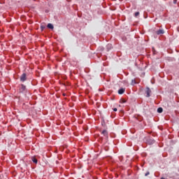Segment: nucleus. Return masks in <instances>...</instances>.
Returning a JSON list of instances; mask_svg holds the SVG:
<instances>
[{
  "label": "nucleus",
  "mask_w": 179,
  "mask_h": 179,
  "mask_svg": "<svg viewBox=\"0 0 179 179\" xmlns=\"http://www.w3.org/2000/svg\"><path fill=\"white\" fill-rule=\"evenodd\" d=\"M27 91V87H25L24 85H21V87L20 88V92L24 93Z\"/></svg>",
  "instance_id": "nucleus-1"
},
{
  "label": "nucleus",
  "mask_w": 179,
  "mask_h": 179,
  "mask_svg": "<svg viewBox=\"0 0 179 179\" xmlns=\"http://www.w3.org/2000/svg\"><path fill=\"white\" fill-rule=\"evenodd\" d=\"M20 80L22 83H24L25 80H27V74H25L24 73H22L21 77H20Z\"/></svg>",
  "instance_id": "nucleus-2"
},
{
  "label": "nucleus",
  "mask_w": 179,
  "mask_h": 179,
  "mask_svg": "<svg viewBox=\"0 0 179 179\" xmlns=\"http://www.w3.org/2000/svg\"><path fill=\"white\" fill-rule=\"evenodd\" d=\"M151 92H152L151 90H150L149 87H146V90H145L146 97H150Z\"/></svg>",
  "instance_id": "nucleus-3"
},
{
  "label": "nucleus",
  "mask_w": 179,
  "mask_h": 179,
  "mask_svg": "<svg viewBox=\"0 0 179 179\" xmlns=\"http://www.w3.org/2000/svg\"><path fill=\"white\" fill-rule=\"evenodd\" d=\"M155 34H157V35L164 34V31L163 29H159V30L155 31Z\"/></svg>",
  "instance_id": "nucleus-4"
},
{
  "label": "nucleus",
  "mask_w": 179,
  "mask_h": 179,
  "mask_svg": "<svg viewBox=\"0 0 179 179\" xmlns=\"http://www.w3.org/2000/svg\"><path fill=\"white\" fill-rule=\"evenodd\" d=\"M124 92H125V89L124 88H121L118 90V94L120 95L123 94Z\"/></svg>",
  "instance_id": "nucleus-5"
},
{
  "label": "nucleus",
  "mask_w": 179,
  "mask_h": 179,
  "mask_svg": "<svg viewBox=\"0 0 179 179\" xmlns=\"http://www.w3.org/2000/svg\"><path fill=\"white\" fill-rule=\"evenodd\" d=\"M101 134L106 137H108V131L106 130L102 131Z\"/></svg>",
  "instance_id": "nucleus-6"
},
{
  "label": "nucleus",
  "mask_w": 179,
  "mask_h": 179,
  "mask_svg": "<svg viewBox=\"0 0 179 179\" xmlns=\"http://www.w3.org/2000/svg\"><path fill=\"white\" fill-rule=\"evenodd\" d=\"M31 160H32L33 163L38 164V159L36 158L32 157Z\"/></svg>",
  "instance_id": "nucleus-7"
},
{
  "label": "nucleus",
  "mask_w": 179,
  "mask_h": 179,
  "mask_svg": "<svg viewBox=\"0 0 179 179\" xmlns=\"http://www.w3.org/2000/svg\"><path fill=\"white\" fill-rule=\"evenodd\" d=\"M48 28H49L50 29H54V26L52 24L49 23L48 24Z\"/></svg>",
  "instance_id": "nucleus-8"
},
{
  "label": "nucleus",
  "mask_w": 179,
  "mask_h": 179,
  "mask_svg": "<svg viewBox=\"0 0 179 179\" xmlns=\"http://www.w3.org/2000/svg\"><path fill=\"white\" fill-rule=\"evenodd\" d=\"M157 113H163V108H157Z\"/></svg>",
  "instance_id": "nucleus-9"
},
{
  "label": "nucleus",
  "mask_w": 179,
  "mask_h": 179,
  "mask_svg": "<svg viewBox=\"0 0 179 179\" xmlns=\"http://www.w3.org/2000/svg\"><path fill=\"white\" fill-rule=\"evenodd\" d=\"M107 48H108V50H111V48H112L111 44L108 43L107 45Z\"/></svg>",
  "instance_id": "nucleus-10"
},
{
  "label": "nucleus",
  "mask_w": 179,
  "mask_h": 179,
  "mask_svg": "<svg viewBox=\"0 0 179 179\" xmlns=\"http://www.w3.org/2000/svg\"><path fill=\"white\" fill-rule=\"evenodd\" d=\"M138 15H140V12H136L134 13L135 17H137Z\"/></svg>",
  "instance_id": "nucleus-11"
},
{
  "label": "nucleus",
  "mask_w": 179,
  "mask_h": 179,
  "mask_svg": "<svg viewBox=\"0 0 179 179\" xmlns=\"http://www.w3.org/2000/svg\"><path fill=\"white\" fill-rule=\"evenodd\" d=\"M149 175H150V172H149V171L147 172V173L145 174V176H149Z\"/></svg>",
  "instance_id": "nucleus-12"
},
{
  "label": "nucleus",
  "mask_w": 179,
  "mask_h": 179,
  "mask_svg": "<svg viewBox=\"0 0 179 179\" xmlns=\"http://www.w3.org/2000/svg\"><path fill=\"white\" fill-rule=\"evenodd\" d=\"M113 111L115 112L117 111V108H113Z\"/></svg>",
  "instance_id": "nucleus-13"
},
{
  "label": "nucleus",
  "mask_w": 179,
  "mask_h": 179,
  "mask_svg": "<svg viewBox=\"0 0 179 179\" xmlns=\"http://www.w3.org/2000/svg\"><path fill=\"white\" fill-rule=\"evenodd\" d=\"M126 103V101L124 99H122V103Z\"/></svg>",
  "instance_id": "nucleus-14"
},
{
  "label": "nucleus",
  "mask_w": 179,
  "mask_h": 179,
  "mask_svg": "<svg viewBox=\"0 0 179 179\" xmlns=\"http://www.w3.org/2000/svg\"><path fill=\"white\" fill-rule=\"evenodd\" d=\"M44 27L43 26H41V29L43 30Z\"/></svg>",
  "instance_id": "nucleus-15"
},
{
  "label": "nucleus",
  "mask_w": 179,
  "mask_h": 179,
  "mask_svg": "<svg viewBox=\"0 0 179 179\" xmlns=\"http://www.w3.org/2000/svg\"><path fill=\"white\" fill-rule=\"evenodd\" d=\"M173 3H176V1H173Z\"/></svg>",
  "instance_id": "nucleus-16"
},
{
  "label": "nucleus",
  "mask_w": 179,
  "mask_h": 179,
  "mask_svg": "<svg viewBox=\"0 0 179 179\" xmlns=\"http://www.w3.org/2000/svg\"><path fill=\"white\" fill-rule=\"evenodd\" d=\"M161 179H164V178H161Z\"/></svg>",
  "instance_id": "nucleus-17"
}]
</instances>
